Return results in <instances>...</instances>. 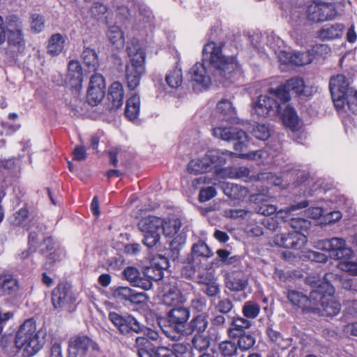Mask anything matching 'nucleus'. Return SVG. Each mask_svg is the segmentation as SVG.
Listing matches in <instances>:
<instances>
[{"mask_svg":"<svg viewBox=\"0 0 357 357\" xmlns=\"http://www.w3.org/2000/svg\"><path fill=\"white\" fill-rule=\"evenodd\" d=\"M255 343L254 337L250 335H241L236 342L237 347L241 351H247L250 349Z\"/></svg>","mask_w":357,"mask_h":357,"instance_id":"53","label":"nucleus"},{"mask_svg":"<svg viewBox=\"0 0 357 357\" xmlns=\"http://www.w3.org/2000/svg\"><path fill=\"white\" fill-rule=\"evenodd\" d=\"M260 312L259 305L252 301L246 302L243 307V313L248 319H255Z\"/></svg>","mask_w":357,"mask_h":357,"instance_id":"52","label":"nucleus"},{"mask_svg":"<svg viewBox=\"0 0 357 357\" xmlns=\"http://www.w3.org/2000/svg\"><path fill=\"white\" fill-rule=\"evenodd\" d=\"M112 294L117 300L129 301L133 304L144 303L147 299L144 293L136 292L128 287H119L114 289Z\"/></svg>","mask_w":357,"mask_h":357,"instance_id":"21","label":"nucleus"},{"mask_svg":"<svg viewBox=\"0 0 357 357\" xmlns=\"http://www.w3.org/2000/svg\"><path fill=\"white\" fill-rule=\"evenodd\" d=\"M222 188L227 197L234 199H241L245 197L248 192L245 188L230 183H223Z\"/></svg>","mask_w":357,"mask_h":357,"instance_id":"32","label":"nucleus"},{"mask_svg":"<svg viewBox=\"0 0 357 357\" xmlns=\"http://www.w3.org/2000/svg\"><path fill=\"white\" fill-rule=\"evenodd\" d=\"M234 153L227 150L209 149L204 155V158L210 166V172H214L218 176L222 177L224 169L222 166L227 162V158L234 155Z\"/></svg>","mask_w":357,"mask_h":357,"instance_id":"12","label":"nucleus"},{"mask_svg":"<svg viewBox=\"0 0 357 357\" xmlns=\"http://www.w3.org/2000/svg\"><path fill=\"white\" fill-rule=\"evenodd\" d=\"M317 291V307L312 308L313 311H319L323 315L335 316L340 311V304L333 296L335 289L329 282H324L320 284Z\"/></svg>","mask_w":357,"mask_h":357,"instance_id":"4","label":"nucleus"},{"mask_svg":"<svg viewBox=\"0 0 357 357\" xmlns=\"http://www.w3.org/2000/svg\"><path fill=\"white\" fill-rule=\"evenodd\" d=\"M219 350L224 356H232L237 352V344L231 340L223 341L219 344Z\"/></svg>","mask_w":357,"mask_h":357,"instance_id":"51","label":"nucleus"},{"mask_svg":"<svg viewBox=\"0 0 357 357\" xmlns=\"http://www.w3.org/2000/svg\"><path fill=\"white\" fill-rule=\"evenodd\" d=\"M333 277L332 273L324 274L323 279L320 274H310L306 278V282L312 286L316 287L314 290H317L320 284L324 282H329L328 280Z\"/></svg>","mask_w":357,"mask_h":357,"instance_id":"49","label":"nucleus"},{"mask_svg":"<svg viewBox=\"0 0 357 357\" xmlns=\"http://www.w3.org/2000/svg\"><path fill=\"white\" fill-rule=\"evenodd\" d=\"M212 135L223 141H236L234 144L236 151H243L248 143L247 134L237 128L215 126L212 129Z\"/></svg>","mask_w":357,"mask_h":357,"instance_id":"7","label":"nucleus"},{"mask_svg":"<svg viewBox=\"0 0 357 357\" xmlns=\"http://www.w3.org/2000/svg\"><path fill=\"white\" fill-rule=\"evenodd\" d=\"M6 30L9 45L17 47L18 48L24 45L22 23L17 16L12 15L8 17Z\"/></svg>","mask_w":357,"mask_h":357,"instance_id":"17","label":"nucleus"},{"mask_svg":"<svg viewBox=\"0 0 357 357\" xmlns=\"http://www.w3.org/2000/svg\"><path fill=\"white\" fill-rule=\"evenodd\" d=\"M140 100L137 94H134L128 98L126 102V116L130 120L136 119L139 114Z\"/></svg>","mask_w":357,"mask_h":357,"instance_id":"33","label":"nucleus"},{"mask_svg":"<svg viewBox=\"0 0 357 357\" xmlns=\"http://www.w3.org/2000/svg\"><path fill=\"white\" fill-rule=\"evenodd\" d=\"M190 312L184 307L172 308L168 313L169 324L174 326L175 331L180 333L184 331L185 323L189 319Z\"/></svg>","mask_w":357,"mask_h":357,"instance_id":"23","label":"nucleus"},{"mask_svg":"<svg viewBox=\"0 0 357 357\" xmlns=\"http://www.w3.org/2000/svg\"><path fill=\"white\" fill-rule=\"evenodd\" d=\"M64 40L62 36L59 33H56L52 36L49 40L47 46V52L52 56L59 54L63 49Z\"/></svg>","mask_w":357,"mask_h":357,"instance_id":"37","label":"nucleus"},{"mask_svg":"<svg viewBox=\"0 0 357 357\" xmlns=\"http://www.w3.org/2000/svg\"><path fill=\"white\" fill-rule=\"evenodd\" d=\"M224 175L222 177L227 176L229 178H243L244 177H250L252 178L253 176H250V170L249 168L242 167H229L225 168Z\"/></svg>","mask_w":357,"mask_h":357,"instance_id":"35","label":"nucleus"},{"mask_svg":"<svg viewBox=\"0 0 357 357\" xmlns=\"http://www.w3.org/2000/svg\"><path fill=\"white\" fill-rule=\"evenodd\" d=\"M354 114H357V91L354 89H349L347 91V95L345 96V107Z\"/></svg>","mask_w":357,"mask_h":357,"instance_id":"46","label":"nucleus"},{"mask_svg":"<svg viewBox=\"0 0 357 357\" xmlns=\"http://www.w3.org/2000/svg\"><path fill=\"white\" fill-rule=\"evenodd\" d=\"M192 347L199 351L207 349L210 344L209 339L200 334L195 335L192 340Z\"/></svg>","mask_w":357,"mask_h":357,"instance_id":"55","label":"nucleus"},{"mask_svg":"<svg viewBox=\"0 0 357 357\" xmlns=\"http://www.w3.org/2000/svg\"><path fill=\"white\" fill-rule=\"evenodd\" d=\"M232 324L234 326V329L238 331L248 328L251 325L250 321L249 320L242 317L234 318Z\"/></svg>","mask_w":357,"mask_h":357,"instance_id":"62","label":"nucleus"},{"mask_svg":"<svg viewBox=\"0 0 357 357\" xmlns=\"http://www.w3.org/2000/svg\"><path fill=\"white\" fill-rule=\"evenodd\" d=\"M181 221L178 218L170 219L168 220H163V225L162 230L166 237L173 238L180 230L181 227Z\"/></svg>","mask_w":357,"mask_h":357,"instance_id":"36","label":"nucleus"},{"mask_svg":"<svg viewBox=\"0 0 357 357\" xmlns=\"http://www.w3.org/2000/svg\"><path fill=\"white\" fill-rule=\"evenodd\" d=\"M292 60L291 63L296 66H303L311 63L313 60V56L310 51L299 52H293Z\"/></svg>","mask_w":357,"mask_h":357,"instance_id":"45","label":"nucleus"},{"mask_svg":"<svg viewBox=\"0 0 357 357\" xmlns=\"http://www.w3.org/2000/svg\"><path fill=\"white\" fill-rule=\"evenodd\" d=\"M44 344V337L36 330V323L31 319L26 320L20 327L15 340V347L22 352V357L34 356Z\"/></svg>","mask_w":357,"mask_h":357,"instance_id":"3","label":"nucleus"},{"mask_svg":"<svg viewBox=\"0 0 357 357\" xmlns=\"http://www.w3.org/2000/svg\"><path fill=\"white\" fill-rule=\"evenodd\" d=\"M342 217L340 211H334L324 216V223L326 225L333 224L339 221Z\"/></svg>","mask_w":357,"mask_h":357,"instance_id":"61","label":"nucleus"},{"mask_svg":"<svg viewBox=\"0 0 357 357\" xmlns=\"http://www.w3.org/2000/svg\"><path fill=\"white\" fill-rule=\"evenodd\" d=\"M109 319L119 329L121 333L127 335L130 331L139 333L143 326L131 315H121L115 312H110Z\"/></svg>","mask_w":357,"mask_h":357,"instance_id":"13","label":"nucleus"},{"mask_svg":"<svg viewBox=\"0 0 357 357\" xmlns=\"http://www.w3.org/2000/svg\"><path fill=\"white\" fill-rule=\"evenodd\" d=\"M203 60L208 61L214 68L213 77L209 75L205 65L196 63L190 70V80L195 92L207 89L212 80L223 84L232 82L236 77L241 75V68L236 58L225 57L222 54L220 45L214 42L208 43L203 48Z\"/></svg>","mask_w":357,"mask_h":357,"instance_id":"1","label":"nucleus"},{"mask_svg":"<svg viewBox=\"0 0 357 357\" xmlns=\"http://www.w3.org/2000/svg\"><path fill=\"white\" fill-rule=\"evenodd\" d=\"M216 195V190L215 188L209 186L207 188H202L199 195V200L200 202H205Z\"/></svg>","mask_w":357,"mask_h":357,"instance_id":"58","label":"nucleus"},{"mask_svg":"<svg viewBox=\"0 0 357 357\" xmlns=\"http://www.w3.org/2000/svg\"><path fill=\"white\" fill-rule=\"evenodd\" d=\"M82 59L90 70H96L98 66V55L94 50L86 48L82 52Z\"/></svg>","mask_w":357,"mask_h":357,"instance_id":"41","label":"nucleus"},{"mask_svg":"<svg viewBox=\"0 0 357 357\" xmlns=\"http://www.w3.org/2000/svg\"><path fill=\"white\" fill-rule=\"evenodd\" d=\"M216 112L219 114V118L222 121H228L236 114L231 102L227 99H222L218 102Z\"/></svg>","mask_w":357,"mask_h":357,"instance_id":"30","label":"nucleus"},{"mask_svg":"<svg viewBox=\"0 0 357 357\" xmlns=\"http://www.w3.org/2000/svg\"><path fill=\"white\" fill-rule=\"evenodd\" d=\"M126 51L130 58L126 66V81L130 90L135 89L145 73L146 54L138 40L132 39L128 45Z\"/></svg>","mask_w":357,"mask_h":357,"instance_id":"2","label":"nucleus"},{"mask_svg":"<svg viewBox=\"0 0 357 357\" xmlns=\"http://www.w3.org/2000/svg\"><path fill=\"white\" fill-rule=\"evenodd\" d=\"M319 293L317 290H312L310 297H307L301 292L291 290L288 291L287 298L294 305L303 310H312V308L317 307L315 305L317 304Z\"/></svg>","mask_w":357,"mask_h":357,"instance_id":"18","label":"nucleus"},{"mask_svg":"<svg viewBox=\"0 0 357 357\" xmlns=\"http://www.w3.org/2000/svg\"><path fill=\"white\" fill-rule=\"evenodd\" d=\"M192 257H202L208 258L212 256L213 252L208 245L204 242H198L195 243L192 249Z\"/></svg>","mask_w":357,"mask_h":357,"instance_id":"50","label":"nucleus"},{"mask_svg":"<svg viewBox=\"0 0 357 357\" xmlns=\"http://www.w3.org/2000/svg\"><path fill=\"white\" fill-rule=\"evenodd\" d=\"M232 303L229 299H224L218 302L215 308L221 313H227L232 309Z\"/></svg>","mask_w":357,"mask_h":357,"instance_id":"64","label":"nucleus"},{"mask_svg":"<svg viewBox=\"0 0 357 357\" xmlns=\"http://www.w3.org/2000/svg\"><path fill=\"white\" fill-rule=\"evenodd\" d=\"M109 41L117 48L123 47L125 43L123 33L118 26H111L107 31Z\"/></svg>","mask_w":357,"mask_h":357,"instance_id":"40","label":"nucleus"},{"mask_svg":"<svg viewBox=\"0 0 357 357\" xmlns=\"http://www.w3.org/2000/svg\"><path fill=\"white\" fill-rule=\"evenodd\" d=\"M187 171L192 175H198L210 172V166L206 161L204 157L202 159H192L187 166Z\"/></svg>","mask_w":357,"mask_h":357,"instance_id":"31","label":"nucleus"},{"mask_svg":"<svg viewBox=\"0 0 357 357\" xmlns=\"http://www.w3.org/2000/svg\"><path fill=\"white\" fill-rule=\"evenodd\" d=\"M306 242L305 235L297 231L278 234L273 239L275 245L279 247L298 250L302 249Z\"/></svg>","mask_w":357,"mask_h":357,"instance_id":"14","label":"nucleus"},{"mask_svg":"<svg viewBox=\"0 0 357 357\" xmlns=\"http://www.w3.org/2000/svg\"><path fill=\"white\" fill-rule=\"evenodd\" d=\"M315 247L328 252L331 257L337 260L354 255L353 250L347 246L346 241L342 238L334 237L321 240L316 243Z\"/></svg>","mask_w":357,"mask_h":357,"instance_id":"9","label":"nucleus"},{"mask_svg":"<svg viewBox=\"0 0 357 357\" xmlns=\"http://www.w3.org/2000/svg\"><path fill=\"white\" fill-rule=\"evenodd\" d=\"M166 82L172 88H177L181 85L183 78L180 68H176L166 76Z\"/></svg>","mask_w":357,"mask_h":357,"instance_id":"47","label":"nucleus"},{"mask_svg":"<svg viewBox=\"0 0 357 357\" xmlns=\"http://www.w3.org/2000/svg\"><path fill=\"white\" fill-rule=\"evenodd\" d=\"M69 85L76 91H79L82 86V73H68L66 77Z\"/></svg>","mask_w":357,"mask_h":357,"instance_id":"54","label":"nucleus"},{"mask_svg":"<svg viewBox=\"0 0 357 357\" xmlns=\"http://www.w3.org/2000/svg\"><path fill=\"white\" fill-rule=\"evenodd\" d=\"M28 230L29 231V245H30V250H35L36 245L43 239L42 226L36 221V225H31Z\"/></svg>","mask_w":357,"mask_h":357,"instance_id":"39","label":"nucleus"},{"mask_svg":"<svg viewBox=\"0 0 357 357\" xmlns=\"http://www.w3.org/2000/svg\"><path fill=\"white\" fill-rule=\"evenodd\" d=\"M106 84L100 74H94L91 77L87 90V100L91 105L100 103L105 95Z\"/></svg>","mask_w":357,"mask_h":357,"instance_id":"16","label":"nucleus"},{"mask_svg":"<svg viewBox=\"0 0 357 357\" xmlns=\"http://www.w3.org/2000/svg\"><path fill=\"white\" fill-rule=\"evenodd\" d=\"M168 261L167 258L160 257L158 261L154 259L151 266L147 267L144 273V278L153 280H160L163 277V271L168 267Z\"/></svg>","mask_w":357,"mask_h":357,"instance_id":"26","label":"nucleus"},{"mask_svg":"<svg viewBox=\"0 0 357 357\" xmlns=\"http://www.w3.org/2000/svg\"><path fill=\"white\" fill-rule=\"evenodd\" d=\"M217 281L211 272H205L200 274L198 277V283L204 287L212 282Z\"/></svg>","mask_w":357,"mask_h":357,"instance_id":"60","label":"nucleus"},{"mask_svg":"<svg viewBox=\"0 0 357 357\" xmlns=\"http://www.w3.org/2000/svg\"><path fill=\"white\" fill-rule=\"evenodd\" d=\"M344 26L341 24H335L331 26H324L318 33V37L324 40L339 38L342 36Z\"/></svg>","mask_w":357,"mask_h":357,"instance_id":"29","label":"nucleus"},{"mask_svg":"<svg viewBox=\"0 0 357 357\" xmlns=\"http://www.w3.org/2000/svg\"><path fill=\"white\" fill-rule=\"evenodd\" d=\"M282 119L284 124L291 129H296L298 125L299 119L295 109L289 105H287L283 113Z\"/></svg>","mask_w":357,"mask_h":357,"instance_id":"34","label":"nucleus"},{"mask_svg":"<svg viewBox=\"0 0 357 357\" xmlns=\"http://www.w3.org/2000/svg\"><path fill=\"white\" fill-rule=\"evenodd\" d=\"M108 100L111 102L112 109H118L123 104V88L121 83L114 82L109 87L107 96Z\"/></svg>","mask_w":357,"mask_h":357,"instance_id":"28","label":"nucleus"},{"mask_svg":"<svg viewBox=\"0 0 357 357\" xmlns=\"http://www.w3.org/2000/svg\"><path fill=\"white\" fill-rule=\"evenodd\" d=\"M202 291L208 296H215L220 292V287L217 281L202 287Z\"/></svg>","mask_w":357,"mask_h":357,"instance_id":"63","label":"nucleus"},{"mask_svg":"<svg viewBox=\"0 0 357 357\" xmlns=\"http://www.w3.org/2000/svg\"><path fill=\"white\" fill-rule=\"evenodd\" d=\"M352 256L349 257H342L338 259V268L345 272L349 273L352 275H357V262L351 261Z\"/></svg>","mask_w":357,"mask_h":357,"instance_id":"44","label":"nucleus"},{"mask_svg":"<svg viewBox=\"0 0 357 357\" xmlns=\"http://www.w3.org/2000/svg\"><path fill=\"white\" fill-rule=\"evenodd\" d=\"M20 289L18 280L10 275H0V298L6 296H15Z\"/></svg>","mask_w":357,"mask_h":357,"instance_id":"27","label":"nucleus"},{"mask_svg":"<svg viewBox=\"0 0 357 357\" xmlns=\"http://www.w3.org/2000/svg\"><path fill=\"white\" fill-rule=\"evenodd\" d=\"M162 303L166 305H176L185 301L177 287L172 283H166L160 287Z\"/></svg>","mask_w":357,"mask_h":357,"instance_id":"22","label":"nucleus"},{"mask_svg":"<svg viewBox=\"0 0 357 357\" xmlns=\"http://www.w3.org/2000/svg\"><path fill=\"white\" fill-rule=\"evenodd\" d=\"M162 225L163 220L155 216H148L139 222L138 227L144 233L145 245L151 248L159 241Z\"/></svg>","mask_w":357,"mask_h":357,"instance_id":"6","label":"nucleus"},{"mask_svg":"<svg viewBox=\"0 0 357 357\" xmlns=\"http://www.w3.org/2000/svg\"><path fill=\"white\" fill-rule=\"evenodd\" d=\"M10 225L15 228L30 229L31 225H35L36 220L31 217L26 208H22L15 211L9 218Z\"/></svg>","mask_w":357,"mask_h":357,"instance_id":"24","label":"nucleus"},{"mask_svg":"<svg viewBox=\"0 0 357 357\" xmlns=\"http://www.w3.org/2000/svg\"><path fill=\"white\" fill-rule=\"evenodd\" d=\"M267 334L269 339L281 349H287L291 345V339L289 337H283L281 334L272 329H267Z\"/></svg>","mask_w":357,"mask_h":357,"instance_id":"38","label":"nucleus"},{"mask_svg":"<svg viewBox=\"0 0 357 357\" xmlns=\"http://www.w3.org/2000/svg\"><path fill=\"white\" fill-rule=\"evenodd\" d=\"M272 91L275 89H271L268 94L259 96L254 103L252 110L258 116L273 119L280 113L281 105L275 100L277 96L271 94Z\"/></svg>","mask_w":357,"mask_h":357,"instance_id":"5","label":"nucleus"},{"mask_svg":"<svg viewBox=\"0 0 357 357\" xmlns=\"http://www.w3.org/2000/svg\"><path fill=\"white\" fill-rule=\"evenodd\" d=\"M31 29L37 33L40 32L44 28V19L38 14H33L31 16Z\"/></svg>","mask_w":357,"mask_h":357,"instance_id":"59","label":"nucleus"},{"mask_svg":"<svg viewBox=\"0 0 357 357\" xmlns=\"http://www.w3.org/2000/svg\"><path fill=\"white\" fill-rule=\"evenodd\" d=\"M107 10V8L105 5L99 2H95L90 8V13L93 17L100 19L106 13Z\"/></svg>","mask_w":357,"mask_h":357,"instance_id":"57","label":"nucleus"},{"mask_svg":"<svg viewBox=\"0 0 357 357\" xmlns=\"http://www.w3.org/2000/svg\"><path fill=\"white\" fill-rule=\"evenodd\" d=\"M354 89L350 86V82L343 75H337L332 77L330 80L329 89L331 93L333 103L337 109H341L345 106V96L347 91Z\"/></svg>","mask_w":357,"mask_h":357,"instance_id":"8","label":"nucleus"},{"mask_svg":"<svg viewBox=\"0 0 357 357\" xmlns=\"http://www.w3.org/2000/svg\"><path fill=\"white\" fill-rule=\"evenodd\" d=\"M139 357H180L165 347L155 348L146 337H138L135 340Z\"/></svg>","mask_w":357,"mask_h":357,"instance_id":"10","label":"nucleus"},{"mask_svg":"<svg viewBox=\"0 0 357 357\" xmlns=\"http://www.w3.org/2000/svg\"><path fill=\"white\" fill-rule=\"evenodd\" d=\"M97 345L88 337H76L69 343L68 357H84L89 350H95Z\"/></svg>","mask_w":357,"mask_h":357,"instance_id":"19","label":"nucleus"},{"mask_svg":"<svg viewBox=\"0 0 357 357\" xmlns=\"http://www.w3.org/2000/svg\"><path fill=\"white\" fill-rule=\"evenodd\" d=\"M253 135L261 140H266L270 137V130L264 124H259L252 130Z\"/></svg>","mask_w":357,"mask_h":357,"instance_id":"56","label":"nucleus"},{"mask_svg":"<svg viewBox=\"0 0 357 357\" xmlns=\"http://www.w3.org/2000/svg\"><path fill=\"white\" fill-rule=\"evenodd\" d=\"M75 301L70 288L65 284H59L52 291V302L55 309L63 307Z\"/></svg>","mask_w":357,"mask_h":357,"instance_id":"20","label":"nucleus"},{"mask_svg":"<svg viewBox=\"0 0 357 357\" xmlns=\"http://www.w3.org/2000/svg\"><path fill=\"white\" fill-rule=\"evenodd\" d=\"M1 165L3 170L1 171L0 176H18L17 173L19 172V168L16 167L14 160L11 159L2 161Z\"/></svg>","mask_w":357,"mask_h":357,"instance_id":"48","label":"nucleus"},{"mask_svg":"<svg viewBox=\"0 0 357 357\" xmlns=\"http://www.w3.org/2000/svg\"><path fill=\"white\" fill-rule=\"evenodd\" d=\"M308 205V202L307 201H303L298 203L296 205H293L291 207L285 209L280 210L278 212L277 215L281 218L284 219V222L289 221V225L294 230V231H298L303 233V231H305L310 229L311 226L310 221L300 218H291V213L293 211H295L300 208H303L307 207Z\"/></svg>","mask_w":357,"mask_h":357,"instance_id":"11","label":"nucleus"},{"mask_svg":"<svg viewBox=\"0 0 357 357\" xmlns=\"http://www.w3.org/2000/svg\"><path fill=\"white\" fill-rule=\"evenodd\" d=\"M304 81L298 77H294L288 80L284 85L280 86L275 89L272 91L271 94L277 96L278 99L284 103L290 100V93H295L296 95L302 94L305 89Z\"/></svg>","mask_w":357,"mask_h":357,"instance_id":"15","label":"nucleus"},{"mask_svg":"<svg viewBox=\"0 0 357 357\" xmlns=\"http://www.w3.org/2000/svg\"><path fill=\"white\" fill-rule=\"evenodd\" d=\"M248 284V280L242 275H237L230 278L227 282V287L232 291H242Z\"/></svg>","mask_w":357,"mask_h":357,"instance_id":"42","label":"nucleus"},{"mask_svg":"<svg viewBox=\"0 0 357 357\" xmlns=\"http://www.w3.org/2000/svg\"><path fill=\"white\" fill-rule=\"evenodd\" d=\"M207 316L201 314L193 318L190 322V327L192 331H197L198 333L204 332L208 326Z\"/></svg>","mask_w":357,"mask_h":357,"instance_id":"43","label":"nucleus"},{"mask_svg":"<svg viewBox=\"0 0 357 357\" xmlns=\"http://www.w3.org/2000/svg\"><path fill=\"white\" fill-rule=\"evenodd\" d=\"M123 275L126 279L135 287L144 290H149L152 287L151 280L144 278V273L141 274L135 267L126 268L123 271Z\"/></svg>","mask_w":357,"mask_h":357,"instance_id":"25","label":"nucleus"}]
</instances>
